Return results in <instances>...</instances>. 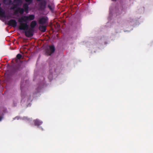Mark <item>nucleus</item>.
<instances>
[{"mask_svg": "<svg viewBox=\"0 0 153 153\" xmlns=\"http://www.w3.org/2000/svg\"><path fill=\"white\" fill-rule=\"evenodd\" d=\"M34 16L33 15H30L28 16H24L22 17L19 20V22L21 23L23 22H27L29 21L33 20Z\"/></svg>", "mask_w": 153, "mask_h": 153, "instance_id": "nucleus-1", "label": "nucleus"}, {"mask_svg": "<svg viewBox=\"0 0 153 153\" xmlns=\"http://www.w3.org/2000/svg\"><path fill=\"white\" fill-rule=\"evenodd\" d=\"M28 28V26L27 24H21L19 27L20 29L24 30H27Z\"/></svg>", "mask_w": 153, "mask_h": 153, "instance_id": "nucleus-2", "label": "nucleus"}, {"mask_svg": "<svg viewBox=\"0 0 153 153\" xmlns=\"http://www.w3.org/2000/svg\"><path fill=\"white\" fill-rule=\"evenodd\" d=\"M54 51V48L53 46H50L48 52V55H50Z\"/></svg>", "mask_w": 153, "mask_h": 153, "instance_id": "nucleus-3", "label": "nucleus"}, {"mask_svg": "<svg viewBox=\"0 0 153 153\" xmlns=\"http://www.w3.org/2000/svg\"><path fill=\"white\" fill-rule=\"evenodd\" d=\"M10 23L14 27H15L16 25V22L14 20H10Z\"/></svg>", "mask_w": 153, "mask_h": 153, "instance_id": "nucleus-4", "label": "nucleus"}, {"mask_svg": "<svg viewBox=\"0 0 153 153\" xmlns=\"http://www.w3.org/2000/svg\"><path fill=\"white\" fill-rule=\"evenodd\" d=\"M4 11L0 8V16L2 17L4 16Z\"/></svg>", "mask_w": 153, "mask_h": 153, "instance_id": "nucleus-5", "label": "nucleus"}, {"mask_svg": "<svg viewBox=\"0 0 153 153\" xmlns=\"http://www.w3.org/2000/svg\"><path fill=\"white\" fill-rule=\"evenodd\" d=\"M40 30L44 32L45 30V27L42 26H40L39 27Z\"/></svg>", "mask_w": 153, "mask_h": 153, "instance_id": "nucleus-6", "label": "nucleus"}, {"mask_svg": "<svg viewBox=\"0 0 153 153\" xmlns=\"http://www.w3.org/2000/svg\"><path fill=\"white\" fill-rule=\"evenodd\" d=\"M36 23L35 21H33L31 24V26L32 27H33L36 25Z\"/></svg>", "mask_w": 153, "mask_h": 153, "instance_id": "nucleus-7", "label": "nucleus"}, {"mask_svg": "<svg viewBox=\"0 0 153 153\" xmlns=\"http://www.w3.org/2000/svg\"><path fill=\"white\" fill-rule=\"evenodd\" d=\"M25 34L27 36H31L32 35L31 33L28 32H25Z\"/></svg>", "mask_w": 153, "mask_h": 153, "instance_id": "nucleus-8", "label": "nucleus"}, {"mask_svg": "<svg viewBox=\"0 0 153 153\" xmlns=\"http://www.w3.org/2000/svg\"><path fill=\"white\" fill-rule=\"evenodd\" d=\"M17 58L19 59H20L22 56L20 54H18L17 55Z\"/></svg>", "mask_w": 153, "mask_h": 153, "instance_id": "nucleus-9", "label": "nucleus"}, {"mask_svg": "<svg viewBox=\"0 0 153 153\" xmlns=\"http://www.w3.org/2000/svg\"><path fill=\"white\" fill-rule=\"evenodd\" d=\"M18 11H19L21 13H22L23 12V11H22V10L21 9H19L18 10Z\"/></svg>", "mask_w": 153, "mask_h": 153, "instance_id": "nucleus-10", "label": "nucleus"}, {"mask_svg": "<svg viewBox=\"0 0 153 153\" xmlns=\"http://www.w3.org/2000/svg\"><path fill=\"white\" fill-rule=\"evenodd\" d=\"M30 0H26V1L27 2H29L30 1Z\"/></svg>", "mask_w": 153, "mask_h": 153, "instance_id": "nucleus-11", "label": "nucleus"}, {"mask_svg": "<svg viewBox=\"0 0 153 153\" xmlns=\"http://www.w3.org/2000/svg\"><path fill=\"white\" fill-rule=\"evenodd\" d=\"M18 0H15V1L16 2Z\"/></svg>", "mask_w": 153, "mask_h": 153, "instance_id": "nucleus-12", "label": "nucleus"}, {"mask_svg": "<svg viewBox=\"0 0 153 153\" xmlns=\"http://www.w3.org/2000/svg\"><path fill=\"white\" fill-rule=\"evenodd\" d=\"M1 120V118H0V121Z\"/></svg>", "mask_w": 153, "mask_h": 153, "instance_id": "nucleus-13", "label": "nucleus"}, {"mask_svg": "<svg viewBox=\"0 0 153 153\" xmlns=\"http://www.w3.org/2000/svg\"><path fill=\"white\" fill-rule=\"evenodd\" d=\"M36 121H38V120H36Z\"/></svg>", "mask_w": 153, "mask_h": 153, "instance_id": "nucleus-14", "label": "nucleus"}]
</instances>
